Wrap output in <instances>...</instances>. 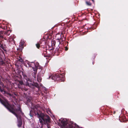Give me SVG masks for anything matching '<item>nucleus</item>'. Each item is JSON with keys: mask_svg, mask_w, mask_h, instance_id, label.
Segmentation results:
<instances>
[{"mask_svg": "<svg viewBox=\"0 0 128 128\" xmlns=\"http://www.w3.org/2000/svg\"><path fill=\"white\" fill-rule=\"evenodd\" d=\"M68 48L67 47H65V50L66 51H67L68 50Z\"/></svg>", "mask_w": 128, "mask_h": 128, "instance_id": "24", "label": "nucleus"}, {"mask_svg": "<svg viewBox=\"0 0 128 128\" xmlns=\"http://www.w3.org/2000/svg\"><path fill=\"white\" fill-rule=\"evenodd\" d=\"M59 44L58 45V46L56 48V51L58 53H60L61 52V51L62 49L61 48H60V47H59Z\"/></svg>", "mask_w": 128, "mask_h": 128, "instance_id": "13", "label": "nucleus"}, {"mask_svg": "<svg viewBox=\"0 0 128 128\" xmlns=\"http://www.w3.org/2000/svg\"><path fill=\"white\" fill-rule=\"evenodd\" d=\"M1 47L4 50V47L3 46V45H1Z\"/></svg>", "mask_w": 128, "mask_h": 128, "instance_id": "25", "label": "nucleus"}, {"mask_svg": "<svg viewBox=\"0 0 128 128\" xmlns=\"http://www.w3.org/2000/svg\"><path fill=\"white\" fill-rule=\"evenodd\" d=\"M27 63L29 67L32 68L34 66H39V63L38 62L35 63L34 62H28Z\"/></svg>", "mask_w": 128, "mask_h": 128, "instance_id": "9", "label": "nucleus"}, {"mask_svg": "<svg viewBox=\"0 0 128 128\" xmlns=\"http://www.w3.org/2000/svg\"><path fill=\"white\" fill-rule=\"evenodd\" d=\"M37 80L39 82H40L42 81V78L39 75H37Z\"/></svg>", "mask_w": 128, "mask_h": 128, "instance_id": "14", "label": "nucleus"}, {"mask_svg": "<svg viewBox=\"0 0 128 128\" xmlns=\"http://www.w3.org/2000/svg\"><path fill=\"white\" fill-rule=\"evenodd\" d=\"M18 82H19V84H18V86L19 88H20L22 90H23L24 89V88L22 87V85L24 83L23 82L22 80H18Z\"/></svg>", "mask_w": 128, "mask_h": 128, "instance_id": "12", "label": "nucleus"}, {"mask_svg": "<svg viewBox=\"0 0 128 128\" xmlns=\"http://www.w3.org/2000/svg\"><path fill=\"white\" fill-rule=\"evenodd\" d=\"M40 107L39 105H35L34 106L33 109L35 112L37 111L38 110V108ZM36 115V114L35 112ZM36 114L38 117L39 118V122L42 126L44 124H47L48 128H50V119L49 116L48 115L45 114L42 112L39 114L36 112Z\"/></svg>", "mask_w": 128, "mask_h": 128, "instance_id": "2", "label": "nucleus"}, {"mask_svg": "<svg viewBox=\"0 0 128 128\" xmlns=\"http://www.w3.org/2000/svg\"><path fill=\"white\" fill-rule=\"evenodd\" d=\"M24 78L27 81H28L29 79L28 78L27 76H25V77H24Z\"/></svg>", "mask_w": 128, "mask_h": 128, "instance_id": "22", "label": "nucleus"}, {"mask_svg": "<svg viewBox=\"0 0 128 128\" xmlns=\"http://www.w3.org/2000/svg\"><path fill=\"white\" fill-rule=\"evenodd\" d=\"M22 75L24 77L26 76L23 72H22Z\"/></svg>", "mask_w": 128, "mask_h": 128, "instance_id": "23", "label": "nucleus"}, {"mask_svg": "<svg viewBox=\"0 0 128 128\" xmlns=\"http://www.w3.org/2000/svg\"><path fill=\"white\" fill-rule=\"evenodd\" d=\"M14 94H15V95H16V94L15 93H14Z\"/></svg>", "mask_w": 128, "mask_h": 128, "instance_id": "33", "label": "nucleus"}, {"mask_svg": "<svg viewBox=\"0 0 128 128\" xmlns=\"http://www.w3.org/2000/svg\"><path fill=\"white\" fill-rule=\"evenodd\" d=\"M8 94L10 96H12V95L11 94H9V93H8Z\"/></svg>", "mask_w": 128, "mask_h": 128, "instance_id": "26", "label": "nucleus"}, {"mask_svg": "<svg viewBox=\"0 0 128 128\" xmlns=\"http://www.w3.org/2000/svg\"><path fill=\"white\" fill-rule=\"evenodd\" d=\"M32 68L33 69L34 72H37V71L38 69H41V70L42 69V67L40 66L39 64L38 66H34Z\"/></svg>", "mask_w": 128, "mask_h": 128, "instance_id": "11", "label": "nucleus"}, {"mask_svg": "<svg viewBox=\"0 0 128 128\" xmlns=\"http://www.w3.org/2000/svg\"><path fill=\"white\" fill-rule=\"evenodd\" d=\"M5 64V63L3 61V59L1 57H0V65H3Z\"/></svg>", "mask_w": 128, "mask_h": 128, "instance_id": "15", "label": "nucleus"}, {"mask_svg": "<svg viewBox=\"0 0 128 128\" xmlns=\"http://www.w3.org/2000/svg\"><path fill=\"white\" fill-rule=\"evenodd\" d=\"M48 78H51L54 81H57L60 82H64V76L63 74H56L52 75L49 76Z\"/></svg>", "mask_w": 128, "mask_h": 128, "instance_id": "4", "label": "nucleus"}, {"mask_svg": "<svg viewBox=\"0 0 128 128\" xmlns=\"http://www.w3.org/2000/svg\"><path fill=\"white\" fill-rule=\"evenodd\" d=\"M18 61L21 62V63H23L24 62V60L20 58L18 60Z\"/></svg>", "mask_w": 128, "mask_h": 128, "instance_id": "18", "label": "nucleus"}, {"mask_svg": "<svg viewBox=\"0 0 128 128\" xmlns=\"http://www.w3.org/2000/svg\"><path fill=\"white\" fill-rule=\"evenodd\" d=\"M5 88L3 83L1 82V80L0 79V91L3 94H5L6 92L4 90V88Z\"/></svg>", "mask_w": 128, "mask_h": 128, "instance_id": "7", "label": "nucleus"}, {"mask_svg": "<svg viewBox=\"0 0 128 128\" xmlns=\"http://www.w3.org/2000/svg\"><path fill=\"white\" fill-rule=\"evenodd\" d=\"M42 43H43L44 45L45 44V42L44 41L42 42L39 41L36 44V47L38 49H39L40 48V46L42 45H41V44Z\"/></svg>", "mask_w": 128, "mask_h": 128, "instance_id": "10", "label": "nucleus"}, {"mask_svg": "<svg viewBox=\"0 0 128 128\" xmlns=\"http://www.w3.org/2000/svg\"><path fill=\"white\" fill-rule=\"evenodd\" d=\"M61 123L65 128H82L80 127L76 124L71 122L68 123L66 120L64 119L62 120Z\"/></svg>", "mask_w": 128, "mask_h": 128, "instance_id": "3", "label": "nucleus"}, {"mask_svg": "<svg viewBox=\"0 0 128 128\" xmlns=\"http://www.w3.org/2000/svg\"><path fill=\"white\" fill-rule=\"evenodd\" d=\"M119 96H117V98H119Z\"/></svg>", "mask_w": 128, "mask_h": 128, "instance_id": "30", "label": "nucleus"}, {"mask_svg": "<svg viewBox=\"0 0 128 128\" xmlns=\"http://www.w3.org/2000/svg\"><path fill=\"white\" fill-rule=\"evenodd\" d=\"M54 49V48H52V49H50V50H53Z\"/></svg>", "mask_w": 128, "mask_h": 128, "instance_id": "29", "label": "nucleus"}, {"mask_svg": "<svg viewBox=\"0 0 128 128\" xmlns=\"http://www.w3.org/2000/svg\"><path fill=\"white\" fill-rule=\"evenodd\" d=\"M24 41L22 42V40H21L20 42V44L22 46L24 45Z\"/></svg>", "mask_w": 128, "mask_h": 128, "instance_id": "21", "label": "nucleus"}, {"mask_svg": "<svg viewBox=\"0 0 128 128\" xmlns=\"http://www.w3.org/2000/svg\"><path fill=\"white\" fill-rule=\"evenodd\" d=\"M45 50H44V51H43V54H44V56H46L45 55V54H47V52H46L47 50L46 49H45Z\"/></svg>", "mask_w": 128, "mask_h": 128, "instance_id": "19", "label": "nucleus"}, {"mask_svg": "<svg viewBox=\"0 0 128 128\" xmlns=\"http://www.w3.org/2000/svg\"><path fill=\"white\" fill-rule=\"evenodd\" d=\"M10 30H8L6 32H4L1 31L0 32V38H4L5 40H6V38L4 36V35H6L7 36H9L10 34Z\"/></svg>", "mask_w": 128, "mask_h": 128, "instance_id": "5", "label": "nucleus"}, {"mask_svg": "<svg viewBox=\"0 0 128 128\" xmlns=\"http://www.w3.org/2000/svg\"><path fill=\"white\" fill-rule=\"evenodd\" d=\"M42 128V127H41V128Z\"/></svg>", "mask_w": 128, "mask_h": 128, "instance_id": "34", "label": "nucleus"}, {"mask_svg": "<svg viewBox=\"0 0 128 128\" xmlns=\"http://www.w3.org/2000/svg\"><path fill=\"white\" fill-rule=\"evenodd\" d=\"M30 116H32L31 115V111H30Z\"/></svg>", "mask_w": 128, "mask_h": 128, "instance_id": "27", "label": "nucleus"}, {"mask_svg": "<svg viewBox=\"0 0 128 128\" xmlns=\"http://www.w3.org/2000/svg\"><path fill=\"white\" fill-rule=\"evenodd\" d=\"M0 102L10 112L16 117L18 120V126L19 127H20L22 124V116H21L18 115L22 112L20 107L19 106L18 108L15 109L14 105L9 104L8 100L5 98L0 94Z\"/></svg>", "mask_w": 128, "mask_h": 128, "instance_id": "1", "label": "nucleus"}, {"mask_svg": "<svg viewBox=\"0 0 128 128\" xmlns=\"http://www.w3.org/2000/svg\"><path fill=\"white\" fill-rule=\"evenodd\" d=\"M86 4L87 6H92V4L90 2L86 1Z\"/></svg>", "mask_w": 128, "mask_h": 128, "instance_id": "17", "label": "nucleus"}, {"mask_svg": "<svg viewBox=\"0 0 128 128\" xmlns=\"http://www.w3.org/2000/svg\"><path fill=\"white\" fill-rule=\"evenodd\" d=\"M118 94H119V93H118Z\"/></svg>", "mask_w": 128, "mask_h": 128, "instance_id": "36", "label": "nucleus"}, {"mask_svg": "<svg viewBox=\"0 0 128 128\" xmlns=\"http://www.w3.org/2000/svg\"><path fill=\"white\" fill-rule=\"evenodd\" d=\"M64 36V35L62 34H61L60 33L58 34H56V37L57 40H59L58 42L59 44H60V43L59 40H62V37H63Z\"/></svg>", "mask_w": 128, "mask_h": 128, "instance_id": "8", "label": "nucleus"}, {"mask_svg": "<svg viewBox=\"0 0 128 128\" xmlns=\"http://www.w3.org/2000/svg\"><path fill=\"white\" fill-rule=\"evenodd\" d=\"M28 101L29 102H30V101H28Z\"/></svg>", "mask_w": 128, "mask_h": 128, "instance_id": "35", "label": "nucleus"}, {"mask_svg": "<svg viewBox=\"0 0 128 128\" xmlns=\"http://www.w3.org/2000/svg\"><path fill=\"white\" fill-rule=\"evenodd\" d=\"M52 45L54 46L56 43V41L54 40H53L52 41Z\"/></svg>", "mask_w": 128, "mask_h": 128, "instance_id": "20", "label": "nucleus"}, {"mask_svg": "<svg viewBox=\"0 0 128 128\" xmlns=\"http://www.w3.org/2000/svg\"><path fill=\"white\" fill-rule=\"evenodd\" d=\"M94 62H92V64H94Z\"/></svg>", "mask_w": 128, "mask_h": 128, "instance_id": "32", "label": "nucleus"}, {"mask_svg": "<svg viewBox=\"0 0 128 128\" xmlns=\"http://www.w3.org/2000/svg\"><path fill=\"white\" fill-rule=\"evenodd\" d=\"M93 3L94 2V0H91Z\"/></svg>", "mask_w": 128, "mask_h": 128, "instance_id": "28", "label": "nucleus"}, {"mask_svg": "<svg viewBox=\"0 0 128 128\" xmlns=\"http://www.w3.org/2000/svg\"><path fill=\"white\" fill-rule=\"evenodd\" d=\"M26 85L27 86L30 87L32 88H34V86H35L38 88H39L38 84L37 83H34V82L33 83H31L27 82H26Z\"/></svg>", "mask_w": 128, "mask_h": 128, "instance_id": "6", "label": "nucleus"}, {"mask_svg": "<svg viewBox=\"0 0 128 128\" xmlns=\"http://www.w3.org/2000/svg\"><path fill=\"white\" fill-rule=\"evenodd\" d=\"M36 72H34L32 73V76L35 79L36 78Z\"/></svg>", "mask_w": 128, "mask_h": 128, "instance_id": "16", "label": "nucleus"}, {"mask_svg": "<svg viewBox=\"0 0 128 128\" xmlns=\"http://www.w3.org/2000/svg\"><path fill=\"white\" fill-rule=\"evenodd\" d=\"M27 89H25V90L26 91L27 90Z\"/></svg>", "mask_w": 128, "mask_h": 128, "instance_id": "31", "label": "nucleus"}]
</instances>
